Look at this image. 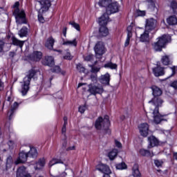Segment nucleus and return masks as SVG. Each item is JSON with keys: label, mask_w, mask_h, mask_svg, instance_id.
Masks as SVG:
<instances>
[{"label": "nucleus", "mask_w": 177, "mask_h": 177, "mask_svg": "<svg viewBox=\"0 0 177 177\" xmlns=\"http://www.w3.org/2000/svg\"><path fill=\"white\" fill-rule=\"evenodd\" d=\"M66 176H67V173L64 171L58 177H66Z\"/></svg>", "instance_id": "obj_62"}, {"label": "nucleus", "mask_w": 177, "mask_h": 177, "mask_svg": "<svg viewBox=\"0 0 177 177\" xmlns=\"http://www.w3.org/2000/svg\"><path fill=\"white\" fill-rule=\"evenodd\" d=\"M167 22L169 26H175L177 24V18L175 15L170 16L167 19Z\"/></svg>", "instance_id": "obj_26"}, {"label": "nucleus", "mask_w": 177, "mask_h": 177, "mask_svg": "<svg viewBox=\"0 0 177 177\" xmlns=\"http://www.w3.org/2000/svg\"><path fill=\"white\" fill-rule=\"evenodd\" d=\"M147 2L150 3L151 6L152 8H156V0H147Z\"/></svg>", "instance_id": "obj_56"}, {"label": "nucleus", "mask_w": 177, "mask_h": 177, "mask_svg": "<svg viewBox=\"0 0 177 177\" xmlns=\"http://www.w3.org/2000/svg\"><path fill=\"white\" fill-rule=\"evenodd\" d=\"M66 139H67V137H65L64 140H63V143H62L63 147H67V140H66Z\"/></svg>", "instance_id": "obj_59"}, {"label": "nucleus", "mask_w": 177, "mask_h": 177, "mask_svg": "<svg viewBox=\"0 0 177 177\" xmlns=\"http://www.w3.org/2000/svg\"><path fill=\"white\" fill-rule=\"evenodd\" d=\"M133 176L142 177V174H140V171H139V168L137 165H134L133 167Z\"/></svg>", "instance_id": "obj_31"}, {"label": "nucleus", "mask_w": 177, "mask_h": 177, "mask_svg": "<svg viewBox=\"0 0 177 177\" xmlns=\"http://www.w3.org/2000/svg\"><path fill=\"white\" fill-rule=\"evenodd\" d=\"M154 164L155 165H156L157 167H162L163 162L162 160H156L154 161Z\"/></svg>", "instance_id": "obj_49"}, {"label": "nucleus", "mask_w": 177, "mask_h": 177, "mask_svg": "<svg viewBox=\"0 0 177 177\" xmlns=\"http://www.w3.org/2000/svg\"><path fill=\"white\" fill-rule=\"evenodd\" d=\"M100 81L101 84H104V85H110V74L106 73L105 75H101Z\"/></svg>", "instance_id": "obj_22"}, {"label": "nucleus", "mask_w": 177, "mask_h": 177, "mask_svg": "<svg viewBox=\"0 0 177 177\" xmlns=\"http://www.w3.org/2000/svg\"><path fill=\"white\" fill-rule=\"evenodd\" d=\"M169 41H171V37L169 35H164L158 38V41L152 44V48L156 52H161L162 50V48H165L166 44L169 42Z\"/></svg>", "instance_id": "obj_4"}, {"label": "nucleus", "mask_w": 177, "mask_h": 177, "mask_svg": "<svg viewBox=\"0 0 177 177\" xmlns=\"http://www.w3.org/2000/svg\"><path fill=\"white\" fill-rule=\"evenodd\" d=\"M86 110V107L85 106H80L79 107V111L82 114L85 113V111Z\"/></svg>", "instance_id": "obj_54"}, {"label": "nucleus", "mask_w": 177, "mask_h": 177, "mask_svg": "<svg viewBox=\"0 0 177 177\" xmlns=\"http://www.w3.org/2000/svg\"><path fill=\"white\" fill-rule=\"evenodd\" d=\"M50 1L49 0H41L38 1V3L36 4V9L38 10L39 13H44L48 12L49 8H50Z\"/></svg>", "instance_id": "obj_5"}, {"label": "nucleus", "mask_w": 177, "mask_h": 177, "mask_svg": "<svg viewBox=\"0 0 177 177\" xmlns=\"http://www.w3.org/2000/svg\"><path fill=\"white\" fill-rule=\"evenodd\" d=\"M77 39L73 40H66L63 41V45H66V46H77Z\"/></svg>", "instance_id": "obj_28"}, {"label": "nucleus", "mask_w": 177, "mask_h": 177, "mask_svg": "<svg viewBox=\"0 0 177 177\" xmlns=\"http://www.w3.org/2000/svg\"><path fill=\"white\" fill-rule=\"evenodd\" d=\"M56 164H62L61 165L62 168H63L65 170L67 169V165L64 164L63 160H62V159L56 158H54L51 160H50L48 163V166L50 168L51 167H53V165H56Z\"/></svg>", "instance_id": "obj_12"}, {"label": "nucleus", "mask_w": 177, "mask_h": 177, "mask_svg": "<svg viewBox=\"0 0 177 177\" xmlns=\"http://www.w3.org/2000/svg\"><path fill=\"white\" fill-rule=\"evenodd\" d=\"M37 72L35 70H30L28 71L26 77L24 78L23 84L21 89V93L23 96L27 95V92H28V89H30V82H31V79L36 75Z\"/></svg>", "instance_id": "obj_3"}, {"label": "nucleus", "mask_w": 177, "mask_h": 177, "mask_svg": "<svg viewBox=\"0 0 177 177\" xmlns=\"http://www.w3.org/2000/svg\"><path fill=\"white\" fill-rule=\"evenodd\" d=\"M104 67H105V68H111V70H115L117 69V64H113L112 62H109L106 64Z\"/></svg>", "instance_id": "obj_37"}, {"label": "nucleus", "mask_w": 177, "mask_h": 177, "mask_svg": "<svg viewBox=\"0 0 177 177\" xmlns=\"http://www.w3.org/2000/svg\"><path fill=\"white\" fill-rule=\"evenodd\" d=\"M115 145L116 147H118L119 149H121V147H122V144H121V142L117 140H115Z\"/></svg>", "instance_id": "obj_55"}, {"label": "nucleus", "mask_w": 177, "mask_h": 177, "mask_svg": "<svg viewBox=\"0 0 177 177\" xmlns=\"http://www.w3.org/2000/svg\"><path fill=\"white\" fill-rule=\"evenodd\" d=\"M157 26V20L150 18L146 20L145 24V30L147 31H153L154 28H156V26Z\"/></svg>", "instance_id": "obj_10"}, {"label": "nucleus", "mask_w": 177, "mask_h": 177, "mask_svg": "<svg viewBox=\"0 0 177 177\" xmlns=\"http://www.w3.org/2000/svg\"><path fill=\"white\" fill-rule=\"evenodd\" d=\"M66 127H67V125L64 124L62 129V135H64V138H67V136H66V132L67 131V129L66 128Z\"/></svg>", "instance_id": "obj_48"}, {"label": "nucleus", "mask_w": 177, "mask_h": 177, "mask_svg": "<svg viewBox=\"0 0 177 177\" xmlns=\"http://www.w3.org/2000/svg\"><path fill=\"white\" fill-rule=\"evenodd\" d=\"M77 69L80 73H85L86 71V69H85V67H84L81 64H78L77 65Z\"/></svg>", "instance_id": "obj_42"}, {"label": "nucleus", "mask_w": 177, "mask_h": 177, "mask_svg": "<svg viewBox=\"0 0 177 177\" xmlns=\"http://www.w3.org/2000/svg\"><path fill=\"white\" fill-rule=\"evenodd\" d=\"M3 45H5V43L2 41H0V52H2L3 50Z\"/></svg>", "instance_id": "obj_58"}, {"label": "nucleus", "mask_w": 177, "mask_h": 177, "mask_svg": "<svg viewBox=\"0 0 177 177\" xmlns=\"http://www.w3.org/2000/svg\"><path fill=\"white\" fill-rule=\"evenodd\" d=\"M161 62L164 66H168L171 63L169 55H164L162 57Z\"/></svg>", "instance_id": "obj_30"}, {"label": "nucleus", "mask_w": 177, "mask_h": 177, "mask_svg": "<svg viewBox=\"0 0 177 177\" xmlns=\"http://www.w3.org/2000/svg\"><path fill=\"white\" fill-rule=\"evenodd\" d=\"M102 4L99 5V6L106 8V13H108V15H111L112 13H117V12L120 10V5H118V3L117 2L111 3V1L106 6H103L104 1H102Z\"/></svg>", "instance_id": "obj_6"}, {"label": "nucleus", "mask_w": 177, "mask_h": 177, "mask_svg": "<svg viewBox=\"0 0 177 177\" xmlns=\"http://www.w3.org/2000/svg\"><path fill=\"white\" fill-rule=\"evenodd\" d=\"M55 39L52 37H48L45 43L46 48H47V49H50V50H53V45H55Z\"/></svg>", "instance_id": "obj_21"}, {"label": "nucleus", "mask_w": 177, "mask_h": 177, "mask_svg": "<svg viewBox=\"0 0 177 177\" xmlns=\"http://www.w3.org/2000/svg\"><path fill=\"white\" fill-rule=\"evenodd\" d=\"M111 1V0H100L98 2L97 5H102L103 3L102 2H104L103 6H106V5H109V3H110Z\"/></svg>", "instance_id": "obj_44"}, {"label": "nucleus", "mask_w": 177, "mask_h": 177, "mask_svg": "<svg viewBox=\"0 0 177 177\" xmlns=\"http://www.w3.org/2000/svg\"><path fill=\"white\" fill-rule=\"evenodd\" d=\"M94 52L97 59H100L106 53V47L103 41H97L94 46Z\"/></svg>", "instance_id": "obj_7"}, {"label": "nucleus", "mask_w": 177, "mask_h": 177, "mask_svg": "<svg viewBox=\"0 0 177 177\" xmlns=\"http://www.w3.org/2000/svg\"><path fill=\"white\" fill-rule=\"evenodd\" d=\"M110 14H108L106 12L104 13L100 17L98 18V24L102 27L107 26L109 21H110Z\"/></svg>", "instance_id": "obj_11"}, {"label": "nucleus", "mask_w": 177, "mask_h": 177, "mask_svg": "<svg viewBox=\"0 0 177 177\" xmlns=\"http://www.w3.org/2000/svg\"><path fill=\"white\" fill-rule=\"evenodd\" d=\"M169 7L172 9L174 13L177 15V2L175 0L170 1Z\"/></svg>", "instance_id": "obj_35"}, {"label": "nucleus", "mask_w": 177, "mask_h": 177, "mask_svg": "<svg viewBox=\"0 0 177 177\" xmlns=\"http://www.w3.org/2000/svg\"><path fill=\"white\" fill-rule=\"evenodd\" d=\"M88 91L91 93V95H97L103 93V86L89 84Z\"/></svg>", "instance_id": "obj_9"}, {"label": "nucleus", "mask_w": 177, "mask_h": 177, "mask_svg": "<svg viewBox=\"0 0 177 177\" xmlns=\"http://www.w3.org/2000/svg\"><path fill=\"white\" fill-rule=\"evenodd\" d=\"M41 13H39L38 15V20L40 23H45V19H44V17L41 15Z\"/></svg>", "instance_id": "obj_52"}, {"label": "nucleus", "mask_w": 177, "mask_h": 177, "mask_svg": "<svg viewBox=\"0 0 177 177\" xmlns=\"http://www.w3.org/2000/svg\"><path fill=\"white\" fill-rule=\"evenodd\" d=\"M28 32V30L27 29V27H23L19 32V35L21 37V38H23V37H26Z\"/></svg>", "instance_id": "obj_36"}, {"label": "nucleus", "mask_w": 177, "mask_h": 177, "mask_svg": "<svg viewBox=\"0 0 177 177\" xmlns=\"http://www.w3.org/2000/svg\"><path fill=\"white\" fill-rule=\"evenodd\" d=\"M131 38H132V33H127V37L124 43V46H128V45H129V41L131 40Z\"/></svg>", "instance_id": "obj_43"}, {"label": "nucleus", "mask_w": 177, "mask_h": 177, "mask_svg": "<svg viewBox=\"0 0 177 177\" xmlns=\"http://www.w3.org/2000/svg\"><path fill=\"white\" fill-rule=\"evenodd\" d=\"M53 73H60V66H55L54 68L51 69Z\"/></svg>", "instance_id": "obj_53"}, {"label": "nucleus", "mask_w": 177, "mask_h": 177, "mask_svg": "<svg viewBox=\"0 0 177 177\" xmlns=\"http://www.w3.org/2000/svg\"><path fill=\"white\" fill-rule=\"evenodd\" d=\"M148 142H149L148 149L156 147V146H158L160 143L158 141V139H157V138H156L153 136H151L148 137Z\"/></svg>", "instance_id": "obj_15"}, {"label": "nucleus", "mask_w": 177, "mask_h": 177, "mask_svg": "<svg viewBox=\"0 0 177 177\" xmlns=\"http://www.w3.org/2000/svg\"><path fill=\"white\" fill-rule=\"evenodd\" d=\"M46 160L44 158L40 159L37 163H36V167H35V169H41L45 167Z\"/></svg>", "instance_id": "obj_29"}, {"label": "nucleus", "mask_w": 177, "mask_h": 177, "mask_svg": "<svg viewBox=\"0 0 177 177\" xmlns=\"http://www.w3.org/2000/svg\"><path fill=\"white\" fill-rule=\"evenodd\" d=\"M30 57L33 62H39L42 59V53L40 51H34Z\"/></svg>", "instance_id": "obj_19"}, {"label": "nucleus", "mask_w": 177, "mask_h": 177, "mask_svg": "<svg viewBox=\"0 0 177 177\" xmlns=\"http://www.w3.org/2000/svg\"><path fill=\"white\" fill-rule=\"evenodd\" d=\"M96 129L104 131L105 133H110V120L108 115L104 118L100 117L95 121Z\"/></svg>", "instance_id": "obj_1"}, {"label": "nucleus", "mask_w": 177, "mask_h": 177, "mask_svg": "<svg viewBox=\"0 0 177 177\" xmlns=\"http://www.w3.org/2000/svg\"><path fill=\"white\" fill-rule=\"evenodd\" d=\"M27 154L28 157H32V158H35V157L38 156V152H37V149L32 147V148H30V151Z\"/></svg>", "instance_id": "obj_33"}, {"label": "nucleus", "mask_w": 177, "mask_h": 177, "mask_svg": "<svg viewBox=\"0 0 177 177\" xmlns=\"http://www.w3.org/2000/svg\"><path fill=\"white\" fill-rule=\"evenodd\" d=\"M152 110V117L153 121L155 124H160L161 121H164V115H161L160 112L158 111V109L156 107L153 110V108L151 109Z\"/></svg>", "instance_id": "obj_8"}, {"label": "nucleus", "mask_w": 177, "mask_h": 177, "mask_svg": "<svg viewBox=\"0 0 177 177\" xmlns=\"http://www.w3.org/2000/svg\"><path fill=\"white\" fill-rule=\"evenodd\" d=\"M149 103V104H152V106H155V109H156V107L158 109V107L161 106V104L164 103V101L160 97H153Z\"/></svg>", "instance_id": "obj_18"}, {"label": "nucleus", "mask_w": 177, "mask_h": 177, "mask_svg": "<svg viewBox=\"0 0 177 177\" xmlns=\"http://www.w3.org/2000/svg\"><path fill=\"white\" fill-rule=\"evenodd\" d=\"M140 133L142 136L146 138L149 135V124L147 123H142L139 126Z\"/></svg>", "instance_id": "obj_13"}, {"label": "nucleus", "mask_w": 177, "mask_h": 177, "mask_svg": "<svg viewBox=\"0 0 177 177\" xmlns=\"http://www.w3.org/2000/svg\"><path fill=\"white\" fill-rule=\"evenodd\" d=\"M17 177H31V175L27 171L26 167L22 166L17 169Z\"/></svg>", "instance_id": "obj_14"}, {"label": "nucleus", "mask_w": 177, "mask_h": 177, "mask_svg": "<svg viewBox=\"0 0 177 177\" xmlns=\"http://www.w3.org/2000/svg\"><path fill=\"white\" fill-rule=\"evenodd\" d=\"M127 164H125L124 162H122V163H119L118 165H116V169H127Z\"/></svg>", "instance_id": "obj_39"}, {"label": "nucleus", "mask_w": 177, "mask_h": 177, "mask_svg": "<svg viewBox=\"0 0 177 177\" xmlns=\"http://www.w3.org/2000/svg\"><path fill=\"white\" fill-rule=\"evenodd\" d=\"M64 58L66 60H71V59H73V56H71L70 53H66V55L64 57Z\"/></svg>", "instance_id": "obj_51"}, {"label": "nucleus", "mask_w": 177, "mask_h": 177, "mask_svg": "<svg viewBox=\"0 0 177 177\" xmlns=\"http://www.w3.org/2000/svg\"><path fill=\"white\" fill-rule=\"evenodd\" d=\"M153 73L155 77L164 75V68L160 66H157L156 68H153Z\"/></svg>", "instance_id": "obj_25"}, {"label": "nucleus", "mask_w": 177, "mask_h": 177, "mask_svg": "<svg viewBox=\"0 0 177 177\" xmlns=\"http://www.w3.org/2000/svg\"><path fill=\"white\" fill-rule=\"evenodd\" d=\"M84 60L86 62H92L93 60V55H88L84 57Z\"/></svg>", "instance_id": "obj_45"}, {"label": "nucleus", "mask_w": 177, "mask_h": 177, "mask_svg": "<svg viewBox=\"0 0 177 177\" xmlns=\"http://www.w3.org/2000/svg\"><path fill=\"white\" fill-rule=\"evenodd\" d=\"M151 89H152V95L153 96H154V97H158L159 96H161V95H162V91H161V88L156 86H153L151 87Z\"/></svg>", "instance_id": "obj_24"}, {"label": "nucleus", "mask_w": 177, "mask_h": 177, "mask_svg": "<svg viewBox=\"0 0 177 177\" xmlns=\"http://www.w3.org/2000/svg\"><path fill=\"white\" fill-rule=\"evenodd\" d=\"M67 117H64V125H67Z\"/></svg>", "instance_id": "obj_63"}, {"label": "nucleus", "mask_w": 177, "mask_h": 177, "mask_svg": "<svg viewBox=\"0 0 177 177\" xmlns=\"http://www.w3.org/2000/svg\"><path fill=\"white\" fill-rule=\"evenodd\" d=\"M28 157V154L24 151H21L19 153V158L17 161H15V164L17 165V164H23L24 162H26L27 161V158Z\"/></svg>", "instance_id": "obj_17"}, {"label": "nucleus", "mask_w": 177, "mask_h": 177, "mask_svg": "<svg viewBox=\"0 0 177 177\" xmlns=\"http://www.w3.org/2000/svg\"><path fill=\"white\" fill-rule=\"evenodd\" d=\"M140 154L143 156H150V151L147 149H140Z\"/></svg>", "instance_id": "obj_40"}, {"label": "nucleus", "mask_w": 177, "mask_h": 177, "mask_svg": "<svg viewBox=\"0 0 177 177\" xmlns=\"http://www.w3.org/2000/svg\"><path fill=\"white\" fill-rule=\"evenodd\" d=\"M12 39L13 45H16V46H19L20 48H23V45H24V41H20L16 39V37H12Z\"/></svg>", "instance_id": "obj_34"}, {"label": "nucleus", "mask_w": 177, "mask_h": 177, "mask_svg": "<svg viewBox=\"0 0 177 177\" xmlns=\"http://www.w3.org/2000/svg\"><path fill=\"white\" fill-rule=\"evenodd\" d=\"M97 169H98V171H100V172H102V174H104V175H110V174H111V170L110 169V167L104 164H100L97 166Z\"/></svg>", "instance_id": "obj_16"}, {"label": "nucleus", "mask_w": 177, "mask_h": 177, "mask_svg": "<svg viewBox=\"0 0 177 177\" xmlns=\"http://www.w3.org/2000/svg\"><path fill=\"white\" fill-rule=\"evenodd\" d=\"M17 107H19V104L17 102H14L13 106L11 107V110L8 112V114H10V120L12 118V115Z\"/></svg>", "instance_id": "obj_38"}, {"label": "nucleus", "mask_w": 177, "mask_h": 177, "mask_svg": "<svg viewBox=\"0 0 177 177\" xmlns=\"http://www.w3.org/2000/svg\"><path fill=\"white\" fill-rule=\"evenodd\" d=\"M100 35H102V37H107V35H109V28H107L106 26H101L100 28Z\"/></svg>", "instance_id": "obj_27"}, {"label": "nucleus", "mask_w": 177, "mask_h": 177, "mask_svg": "<svg viewBox=\"0 0 177 177\" xmlns=\"http://www.w3.org/2000/svg\"><path fill=\"white\" fill-rule=\"evenodd\" d=\"M91 73H99V71H100V68H97V67H94V66H91Z\"/></svg>", "instance_id": "obj_50"}, {"label": "nucleus", "mask_w": 177, "mask_h": 177, "mask_svg": "<svg viewBox=\"0 0 177 177\" xmlns=\"http://www.w3.org/2000/svg\"><path fill=\"white\" fill-rule=\"evenodd\" d=\"M132 34V26H129L127 27V34Z\"/></svg>", "instance_id": "obj_60"}, {"label": "nucleus", "mask_w": 177, "mask_h": 177, "mask_svg": "<svg viewBox=\"0 0 177 177\" xmlns=\"http://www.w3.org/2000/svg\"><path fill=\"white\" fill-rule=\"evenodd\" d=\"M173 156H174V158L175 160H177V152L174 153Z\"/></svg>", "instance_id": "obj_64"}, {"label": "nucleus", "mask_w": 177, "mask_h": 177, "mask_svg": "<svg viewBox=\"0 0 177 177\" xmlns=\"http://www.w3.org/2000/svg\"><path fill=\"white\" fill-rule=\"evenodd\" d=\"M171 86H172V88H174V89H177V80L173 82L171 84Z\"/></svg>", "instance_id": "obj_57"}, {"label": "nucleus", "mask_w": 177, "mask_h": 177, "mask_svg": "<svg viewBox=\"0 0 177 177\" xmlns=\"http://www.w3.org/2000/svg\"><path fill=\"white\" fill-rule=\"evenodd\" d=\"M91 80L93 82H96L97 81V75L96 73L91 75Z\"/></svg>", "instance_id": "obj_47"}, {"label": "nucleus", "mask_w": 177, "mask_h": 177, "mask_svg": "<svg viewBox=\"0 0 177 177\" xmlns=\"http://www.w3.org/2000/svg\"><path fill=\"white\" fill-rule=\"evenodd\" d=\"M149 32H150V31L147 30L145 29L144 32L142 33L141 35H140V42H149V41H150V37L149 36Z\"/></svg>", "instance_id": "obj_23"}, {"label": "nucleus", "mask_w": 177, "mask_h": 177, "mask_svg": "<svg viewBox=\"0 0 177 177\" xmlns=\"http://www.w3.org/2000/svg\"><path fill=\"white\" fill-rule=\"evenodd\" d=\"M118 154V149H113L112 151H111L109 153V158L110 160H114L117 157V155Z\"/></svg>", "instance_id": "obj_32"}, {"label": "nucleus", "mask_w": 177, "mask_h": 177, "mask_svg": "<svg viewBox=\"0 0 177 177\" xmlns=\"http://www.w3.org/2000/svg\"><path fill=\"white\" fill-rule=\"evenodd\" d=\"M177 67L176 66H173L172 68H171V71H172V75H174L175 74V71L176 70Z\"/></svg>", "instance_id": "obj_61"}, {"label": "nucleus", "mask_w": 177, "mask_h": 177, "mask_svg": "<svg viewBox=\"0 0 177 177\" xmlns=\"http://www.w3.org/2000/svg\"><path fill=\"white\" fill-rule=\"evenodd\" d=\"M20 3L19 1L15 2L13 5V8L15 9L13 15L16 19L17 24H26L27 20L26 19V13H24V10H21L19 9Z\"/></svg>", "instance_id": "obj_2"}, {"label": "nucleus", "mask_w": 177, "mask_h": 177, "mask_svg": "<svg viewBox=\"0 0 177 177\" xmlns=\"http://www.w3.org/2000/svg\"><path fill=\"white\" fill-rule=\"evenodd\" d=\"M136 15L137 16H141V17H143V16H145L146 15V11L145 10H137L136 11Z\"/></svg>", "instance_id": "obj_46"}, {"label": "nucleus", "mask_w": 177, "mask_h": 177, "mask_svg": "<svg viewBox=\"0 0 177 177\" xmlns=\"http://www.w3.org/2000/svg\"><path fill=\"white\" fill-rule=\"evenodd\" d=\"M42 64L53 67V66H55V59L52 57H46L42 61Z\"/></svg>", "instance_id": "obj_20"}, {"label": "nucleus", "mask_w": 177, "mask_h": 177, "mask_svg": "<svg viewBox=\"0 0 177 177\" xmlns=\"http://www.w3.org/2000/svg\"><path fill=\"white\" fill-rule=\"evenodd\" d=\"M69 24H71V26H72V27L75 28V30H77V31H80L81 30V28L80 27V24L74 22V21L69 22Z\"/></svg>", "instance_id": "obj_41"}]
</instances>
